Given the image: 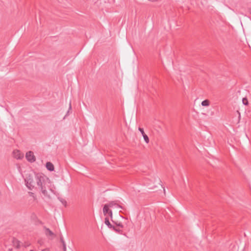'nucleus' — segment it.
<instances>
[{
	"instance_id": "f257e3e1",
	"label": "nucleus",
	"mask_w": 251,
	"mask_h": 251,
	"mask_svg": "<svg viewBox=\"0 0 251 251\" xmlns=\"http://www.w3.org/2000/svg\"><path fill=\"white\" fill-rule=\"evenodd\" d=\"M25 181L28 189H39L45 197L50 198L46 190V177L43 174L37 173L33 176L26 175Z\"/></svg>"
},
{
	"instance_id": "f03ea898",
	"label": "nucleus",
	"mask_w": 251,
	"mask_h": 251,
	"mask_svg": "<svg viewBox=\"0 0 251 251\" xmlns=\"http://www.w3.org/2000/svg\"><path fill=\"white\" fill-rule=\"evenodd\" d=\"M117 201H111L107 204H105L103 207V213H106L108 210V207H113V206H116L117 207H119L122 209H124V207L119 205L117 202Z\"/></svg>"
},
{
	"instance_id": "7ed1b4c3",
	"label": "nucleus",
	"mask_w": 251,
	"mask_h": 251,
	"mask_svg": "<svg viewBox=\"0 0 251 251\" xmlns=\"http://www.w3.org/2000/svg\"><path fill=\"white\" fill-rule=\"evenodd\" d=\"M25 158L30 163H33L36 161V157L32 151H28L26 153Z\"/></svg>"
},
{
	"instance_id": "20e7f679",
	"label": "nucleus",
	"mask_w": 251,
	"mask_h": 251,
	"mask_svg": "<svg viewBox=\"0 0 251 251\" xmlns=\"http://www.w3.org/2000/svg\"><path fill=\"white\" fill-rule=\"evenodd\" d=\"M13 157L17 159H21L24 157V154L20 151L15 150L13 151Z\"/></svg>"
},
{
	"instance_id": "39448f33",
	"label": "nucleus",
	"mask_w": 251,
	"mask_h": 251,
	"mask_svg": "<svg viewBox=\"0 0 251 251\" xmlns=\"http://www.w3.org/2000/svg\"><path fill=\"white\" fill-rule=\"evenodd\" d=\"M138 130L140 131V132L141 133L144 139V140L146 142V143H148L149 142V137L148 136V135L145 134V133L144 132V129L143 128H141V127H139L138 128Z\"/></svg>"
},
{
	"instance_id": "423d86ee",
	"label": "nucleus",
	"mask_w": 251,
	"mask_h": 251,
	"mask_svg": "<svg viewBox=\"0 0 251 251\" xmlns=\"http://www.w3.org/2000/svg\"><path fill=\"white\" fill-rule=\"evenodd\" d=\"M44 229L45 230V234L47 236H50L53 237L55 236V235L53 233V232L51 231L49 228L45 226Z\"/></svg>"
},
{
	"instance_id": "0eeeda50",
	"label": "nucleus",
	"mask_w": 251,
	"mask_h": 251,
	"mask_svg": "<svg viewBox=\"0 0 251 251\" xmlns=\"http://www.w3.org/2000/svg\"><path fill=\"white\" fill-rule=\"evenodd\" d=\"M46 166L47 169L50 171H53L54 169L53 164L50 162H47Z\"/></svg>"
},
{
	"instance_id": "6e6552de",
	"label": "nucleus",
	"mask_w": 251,
	"mask_h": 251,
	"mask_svg": "<svg viewBox=\"0 0 251 251\" xmlns=\"http://www.w3.org/2000/svg\"><path fill=\"white\" fill-rule=\"evenodd\" d=\"M161 181L160 180V179L158 177H156V178H154V182H153V185L151 187V188H154V187H157V185H160V183H161Z\"/></svg>"
},
{
	"instance_id": "1a4fd4ad",
	"label": "nucleus",
	"mask_w": 251,
	"mask_h": 251,
	"mask_svg": "<svg viewBox=\"0 0 251 251\" xmlns=\"http://www.w3.org/2000/svg\"><path fill=\"white\" fill-rule=\"evenodd\" d=\"M60 241L62 244L63 251H67L66 245L62 235H61L60 237Z\"/></svg>"
},
{
	"instance_id": "9d476101",
	"label": "nucleus",
	"mask_w": 251,
	"mask_h": 251,
	"mask_svg": "<svg viewBox=\"0 0 251 251\" xmlns=\"http://www.w3.org/2000/svg\"><path fill=\"white\" fill-rule=\"evenodd\" d=\"M104 223L109 228L111 229V228H112V227H113V226L110 223L109 220V218L107 217H106L105 218Z\"/></svg>"
},
{
	"instance_id": "9b49d317",
	"label": "nucleus",
	"mask_w": 251,
	"mask_h": 251,
	"mask_svg": "<svg viewBox=\"0 0 251 251\" xmlns=\"http://www.w3.org/2000/svg\"><path fill=\"white\" fill-rule=\"evenodd\" d=\"M107 212L106 213H103L104 216H109L111 219H112V210L109 209V207H108Z\"/></svg>"
},
{
	"instance_id": "f8f14e48",
	"label": "nucleus",
	"mask_w": 251,
	"mask_h": 251,
	"mask_svg": "<svg viewBox=\"0 0 251 251\" xmlns=\"http://www.w3.org/2000/svg\"><path fill=\"white\" fill-rule=\"evenodd\" d=\"M210 104V101L208 100H205L201 102V105L203 106H208Z\"/></svg>"
},
{
	"instance_id": "ddd939ff",
	"label": "nucleus",
	"mask_w": 251,
	"mask_h": 251,
	"mask_svg": "<svg viewBox=\"0 0 251 251\" xmlns=\"http://www.w3.org/2000/svg\"><path fill=\"white\" fill-rule=\"evenodd\" d=\"M58 199L65 206H66L67 201L65 200L60 197H58Z\"/></svg>"
},
{
	"instance_id": "4468645a",
	"label": "nucleus",
	"mask_w": 251,
	"mask_h": 251,
	"mask_svg": "<svg viewBox=\"0 0 251 251\" xmlns=\"http://www.w3.org/2000/svg\"><path fill=\"white\" fill-rule=\"evenodd\" d=\"M111 229L118 233H121L122 232V230L121 229L116 227V226H113V227H112Z\"/></svg>"
},
{
	"instance_id": "2eb2a0df",
	"label": "nucleus",
	"mask_w": 251,
	"mask_h": 251,
	"mask_svg": "<svg viewBox=\"0 0 251 251\" xmlns=\"http://www.w3.org/2000/svg\"><path fill=\"white\" fill-rule=\"evenodd\" d=\"M112 222L114 223L117 226H119L121 228H123L124 226L121 223H118L114 222L112 219H111Z\"/></svg>"
},
{
	"instance_id": "dca6fc26",
	"label": "nucleus",
	"mask_w": 251,
	"mask_h": 251,
	"mask_svg": "<svg viewBox=\"0 0 251 251\" xmlns=\"http://www.w3.org/2000/svg\"><path fill=\"white\" fill-rule=\"evenodd\" d=\"M243 103L245 105H248L249 104L248 99L246 98H244L242 99Z\"/></svg>"
},
{
	"instance_id": "f3484780",
	"label": "nucleus",
	"mask_w": 251,
	"mask_h": 251,
	"mask_svg": "<svg viewBox=\"0 0 251 251\" xmlns=\"http://www.w3.org/2000/svg\"><path fill=\"white\" fill-rule=\"evenodd\" d=\"M71 108H72V107H71V102H70L69 103V110L68 111H67V114H66V115L64 116V117L63 118V119H65L66 117L68 115V113H69V111L70 110H71Z\"/></svg>"
},
{
	"instance_id": "a211bd4d",
	"label": "nucleus",
	"mask_w": 251,
	"mask_h": 251,
	"mask_svg": "<svg viewBox=\"0 0 251 251\" xmlns=\"http://www.w3.org/2000/svg\"><path fill=\"white\" fill-rule=\"evenodd\" d=\"M28 194L30 195V196L33 198L34 200H36V196H35L34 193H33V192H29Z\"/></svg>"
},
{
	"instance_id": "6ab92c4d",
	"label": "nucleus",
	"mask_w": 251,
	"mask_h": 251,
	"mask_svg": "<svg viewBox=\"0 0 251 251\" xmlns=\"http://www.w3.org/2000/svg\"><path fill=\"white\" fill-rule=\"evenodd\" d=\"M42 251H49V250L48 249H46L43 250Z\"/></svg>"
},
{
	"instance_id": "aec40b11",
	"label": "nucleus",
	"mask_w": 251,
	"mask_h": 251,
	"mask_svg": "<svg viewBox=\"0 0 251 251\" xmlns=\"http://www.w3.org/2000/svg\"><path fill=\"white\" fill-rule=\"evenodd\" d=\"M250 13H251V9L250 10Z\"/></svg>"
}]
</instances>
